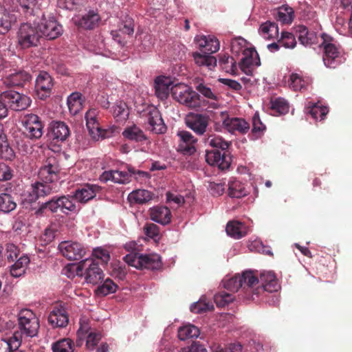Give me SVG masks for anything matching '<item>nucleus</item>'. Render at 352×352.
<instances>
[{"instance_id": "f257e3e1", "label": "nucleus", "mask_w": 352, "mask_h": 352, "mask_svg": "<svg viewBox=\"0 0 352 352\" xmlns=\"http://www.w3.org/2000/svg\"><path fill=\"white\" fill-rule=\"evenodd\" d=\"M223 286L230 292H239V296L252 301H258L265 292L272 293L280 287L273 272L260 273L258 278L257 272L252 270L244 271L241 275L237 274L225 280Z\"/></svg>"}, {"instance_id": "f03ea898", "label": "nucleus", "mask_w": 352, "mask_h": 352, "mask_svg": "<svg viewBox=\"0 0 352 352\" xmlns=\"http://www.w3.org/2000/svg\"><path fill=\"white\" fill-rule=\"evenodd\" d=\"M60 167L55 157H47L38 171V181L31 185V191L28 195L30 203L36 202L40 198H44L59 190Z\"/></svg>"}, {"instance_id": "7ed1b4c3", "label": "nucleus", "mask_w": 352, "mask_h": 352, "mask_svg": "<svg viewBox=\"0 0 352 352\" xmlns=\"http://www.w3.org/2000/svg\"><path fill=\"white\" fill-rule=\"evenodd\" d=\"M204 142L213 148L206 153V162L213 166H217L223 170L229 168L232 163V157L228 148L231 142L224 140L221 136L208 132Z\"/></svg>"}, {"instance_id": "20e7f679", "label": "nucleus", "mask_w": 352, "mask_h": 352, "mask_svg": "<svg viewBox=\"0 0 352 352\" xmlns=\"http://www.w3.org/2000/svg\"><path fill=\"white\" fill-rule=\"evenodd\" d=\"M171 94L175 100L190 109H203L206 106L214 109L219 107L217 102H209L201 99L198 93L185 84H177L172 86Z\"/></svg>"}, {"instance_id": "39448f33", "label": "nucleus", "mask_w": 352, "mask_h": 352, "mask_svg": "<svg viewBox=\"0 0 352 352\" xmlns=\"http://www.w3.org/2000/svg\"><path fill=\"white\" fill-rule=\"evenodd\" d=\"M49 211L52 213L60 212L68 214L77 211L72 195L54 196L49 201L42 203L34 212L36 217H42Z\"/></svg>"}, {"instance_id": "423d86ee", "label": "nucleus", "mask_w": 352, "mask_h": 352, "mask_svg": "<svg viewBox=\"0 0 352 352\" xmlns=\"http://www.w3.org/2000/svg\"><path fill=\"white\" fill-rule=\"evenodd\" d=\"M322 39L320 47L323 50L322 60L326 67L336 68L342 61V48L339 43L331 36L322 33Z\"/></svg>"}, {"instance_id": "0eeeda50", "label": "nucleus", "mask_w": 352, "mask_h": 352, "mask_svg": "<svg viewBox=\"0 0 352 352\" xmlns=\"http://www.w3.org/2000/svg\"><path fill=\"white\" fill-rule=\"evenodd\" d=\"M243 39L234 40L232 42L231 48L232 52L239 53L242 52L243 57L239 63V66L242 72L247 76H252L254 67L260 65V58L258 55L253 49L243 47L242 43Z\"/></svg>"}, {"instance_id": "6e6552de", "label": "nucleus", "mask_w": 352, "mask_h": 352, "mask_svg": "<svg viewBox=\"0 0 352 352\" xmlns=\"http://www.w3.org/2000/svg\"><path fill=\"white\" fill-rule=\"evenodd\" d=\"M76 272L78 275L84 276L87 283L97 285L104 280V273L99 266L96 259L86 258L78 264Z\"/></svg>"}, {"instance_id": "1a4fd4ad", "label": "nucleus", "mask_w": 352, "mask_h": 352, "mask_svg": "<svg viewBox=\"0 0 352 352\" xmlns=\"http://www.w3.org/2000/svg\"><path fill=\"white\" fill-rule=\"evenodd\" d=\"M133 175L144 177L147 176V173L142 170H136L133 166L129 165L127 166V171L111 170L103 172L100 176V180L103 183L111 181L119 184H127L131 182Z\"/></svg>"}, {"instance_id": "9d476101", "label": "nucleus", "mask_w": 352, "mask_h": 352, "mask_svg": "<svg viewBox=\"0 0 352 352\" xmlns=\"http://www.w3.org/2000/svg\"><path fill=\"white\" fill-rule=\"evenodd\" d=\"M17 37L19 45L27 49L37 46L42 36L36 23L32 25L30 23H24L19 28Z\"/></svg>"}, {"instance_id": "9b49d317", "label": "nucleus", "mask_w": 352, "mask_h": 352, "mask_svg": "<svg viewBox=\"0 0 352 352\" xmlns=\"http://www.w3.org/2000/svg\"><path fill=\"white\" fill-rule=\"evenodd\" d=\"M19 328L24 335L35 336L39 329V321L36 314L30 309H22L18 314Z\"/></svg>"}, {"instance_id": "f8f14e48", "label": "nucleus", "mask_w": 352, "mask_h": 352, "mask_svg": "<svg viewBox=\"0 0 352 352\" xmlns=\"http://www.w3.org/2000/svg\"><path fill=\"white\" fill-rule=\"evenodd\" d=\"M23 133L31 140L41 138L43 133L44 124L36 114L28 113L22 118Z\"/></svg>"}, {"instance_id": "ddd939ff", "label": "nucleus", "mask_w": 352, "mask_h": 352, "mask_svg": "<svg viewBox=\"0 0 352 352\" xmlns=\"http://www.w3.org/2000/svg\"><path fill=\"white\" fill-rule=\"evenodd\" d=\"M1 98L7 104L8 109L23 111L30 107L32 100L28 96L13 90H8L1 93Z\"/></svg>"}, {"instance_id": "4468645a", "label": "nucleus", "mask_w": 352, "mask_h": 352, "mask_svg": "<svg viewBox=\"0 0 352 352\" xmlns=\"http://www.w3.org/2000/svg\"><path fill=\"white\" fill-rule=\"evenodd\" d=\"M209 116L202 113H189L185 119L186 126L197 135H204L208 132Z\"/></svg>"}, {"instance_id": "2eb2a0df", "label": "nucleus", "mask_w": 352, "mask_h": 352, "mask_svg": "<svg viewBox=\"0 0 352 352\" xmlns=\"http://www.w3.org/2000/svg\"><path fill=\"white\" fill-rule=\"evenodd\" d=\"M41 36H45L49 40H53L60 36L63 33V28L53 17L48 20L43 16L39 22L36 23Z\"/></svg>"}, {"instance_id": "dca6fc26", "label": "nucleus", "mask_w": 352, "mask_h": 352, "mask_svg": "<svg viewBox=\"0 0 352 352\" xmlns=\"http://www.w3.org/2000/svg\"><path fill=\"white\" fill-rule=\"evenodd\" d=\"M58 250L62 255L69 261L80 260L86 253L84 246L76 241H63L58 245Z\"/></svg>"}, {"instance_id": "f3484780", "label": "nucleus", "mask_w": 352, "mask_h": 352, "mask_svg": "<svg viewBox=\"0 0 352 352\" xmlns=\"http://www.w3.org/2000/svg\"><path fill=\"white\" fill-rule=\"evenodd\" d=\"M177 151L185 155H192L197 151L196 144L197 139L188 131H179Z\"/></svg>"}, {"instance_id": "a211bd4d", "label": "nucleus", "mask_w": 352, "mask_h": 352, "mask_svg": "<svg viewBox=\"0 0 352 352\" xmlns=\"http://www.w3.org/2000/svg\"><path fill=\"white\" fill-rule=\"evenodd\" d=\"M53 85L52 78L48 73L45 72H40L35 83V91L38 98L41 100H45L50 97Z\"/></svg>"}, {"instance_id": "6ab92c4d", "label": "nucleus", "mask_w": 352, "mask_h": 352, "mask_svg": "<svg viewBox=\"0 0 352 352\" xmlns=\"http://www.w3.org/2000/svg\"><path fill=\"white\" fill-rule=\"evenodd\" d=\"M145 116L151 131L156 134H162L166 131V126L157 109L150 107L146 110Z\"/></svg>"}, {"instance_id": "aec40b11", "label": "nucleus", "mask_w": 352, "mask_h": 352, "mask_svg": "<svg viewBox=\"0 0 352 352\" xmlns=\"http://www.w3.org/2000/svg\"><path fill=\"white\" fill-rule=\"evenodd\" d=\"M98 111L96 109H89L85 114L86 125L89 135L95 140L100 137L104 138V131L100 126L98 120Z\"/></svg>"}, {"instance_id": "412c9836", "label": "nucleus", "mask_w": 352, "mask_h": 352, "mask_svg": "<svg viewBox=\"0 0 352 352\" xmlns=\"http://www.w3.org/2000/svg\"><path fill=\"white\" fill-rule=\"evenodd\" d=\"M70 135L69 126L63 122L53 121L50 124L49 135L56 142L65 141Z\"/></svg>"}, {"instance_id": "4be33fe9", "label": "nucleus", "mask_w": 352, "mask_h": 352, "mask_svg": "<svg viewBox=\"0 0 352 352\" xmlns=\"http://www.w3.org/2000/svg\"><path fill=\"white\" fill-rule=\"evenodd\" d=\"M99 190L100 187L97 185L86 184L76 190L72 195L73 199L80 203H87L94 198Z\"/></svg>"}, {"instance_id": "5701e85b", "label": "nucleus", "mask_w": 352, "mask_h": 352, "mask_svg": "<svg viewBox=\"0 0 352 352\" xmlns=\"http://www.w3.org/2000/svg\"><path fill=\"white\" fill-rule=\"evenodd\" d=\"M48 322L53 328L65 327L68 324L69 318L63 308H54L48 316Z\"/></svg>"}, {"instance_id": "b1692460", "label": "nucleus", "mask_w": 352, "mask_h": 352, "mask_svg": "<svg viewBox=\"0 0 352 352\" xmlns=\"http://www.w3.org/2000/svg\"><path fill=\"white\" fill-rule=\"evenodd\" d=\"M30 80L31 76L29 73L19 71L6 77L3 83L8 87H23Z\"/></svg>"}, {"instance_id": "393cba45", "label": "nucleus", "mask_w": 352, "mask_h": 352, "mask_svg": "<svg viewBox=\"0 0 352 352\" xmlns=\"http://www.w3.org/2000/svg\"><path fill=\"white\" fill-rule=\"evenodd\" d=\"M223 124L226 126L228 131L232 133L238 132L245 134L250 130V124L245 120L239 118H228L225 119Z\"/></svg>"}, {"instance_id": "a878e982", "label": "nucleus", "mask_w": 352, "mask_h": 352, "mask_svg": "<svg viewBox=\"0 0 352 352\" xmlns=\"http://www.w3.org/2000/svg\"><path fill=\"white\" fill-rule=\"evenodd\" d=\"M151 220L162 225H166L171 221V212L166 206H155L150 210Z\"/></svg>"}, {"instance_id": "bb28decb", "label": "nucleus", "mask_w": 352, "mask_h": 352, "mask_svg": "<svg viewBox=\"0 0 352 352\" xmlns=\"http://www.w3.org/2000/svg\"><path fill=\"white\" fill-rule=\"evenodd\" d=\"M155 95L160 100H165L168 98L169 91H171L170 80L164 76H158L155 80Z\"/></svg>"}, {"instance_id": "cd10ccee", "label": "nucleus", "mask_w": 352, "mask_h": 352, "mask_svg": "<svg viewBox=\"0 0 352 352\" xmlns=\"http://www.w3.org/2000/svg\"><path fill=\"white\" fill-rule=\"evenodd\" d=\"M16 21V16L4 8H0V34H5Z\"/></svg>"}, {"instance_id": "c85d7f7f", "label": "nucleus", "mask_w": 352, "mask_h": 352, "mask_svg": "<svg viewBox=\"0 0 352 352\" xmlns=\"http://www.w3.org/2000/svg\"><path fill=\"white\" fill-rule=\"evenodd\" d=\"M122 135L124 138L137 142L146 140V136L143 131L135 124L126 126L122 131Z\"/></svg>"}, {"instance_id": "c756f323", "label": "nucleus", "mask_w": 352, "mask_h": 352, "mask_svg": "<svg viewBox=\"0 0 352 352\" xmlns=\"http://www.w3.org/2000/svg\"><path fill=\"white\" fill-rule=\"evenodd\" d=\"M30 263L27 255H22L10 266V272L12 276L18 278L23 275Z\"/></svg>"}, {"instance_id": "7c9ffc66", "label": "nucleus", "mask_w": 352, "mask_h": 352, "mask_svg": "<svg viewBox=\"0 0 352 352\" xmlns=\"http://www.w3.org/2000/svg\"><path fill=\"white\" fill-rule=\"evenodd\" d=\"M228 195L232 198H241L248 194L244 184L236 179L230 180L228 182Z\"/></svg>"}, {"instance_id": "2f4dec72", "label": "nucleus", "mask_w": 352, "mask_h": 352, "mask_svg": "<svg viewBox=\"0 0 352 352\" xmlns=\"http://www.w3.org/2000/svg\"><path fill=\"white\" fill-rule=\"evenodd\" d=\"M153 198L152 193L144 189H138L131 192L128 199L131 204H143L147 203Z\"/></svg>"}, {"instance_id": "473e14b6", "label": "nucleus", "mask_w": 352, "mask_h": 352, "mask_svg": "<svg viewBox=\"0 0 352 352\" xmlns=\"http://www.w3.org/2000/svg\"><path fill=\"white\" fill-rule=\"evenodd\" d=\"M204 53L193 52L192 57L195 63L199 67H206L212 69L217 65V58L211 55Z\"/></svg>"}, {"instance_id": "72a5a7b5", "label": "nucleus", "mask_w": 352, "mask_h": 352, "mask_svg": "<svg viewBox=\"0 0 352 352\" xmlns=\"http://www.w3.org/2000/svg\"><path fill=\"white\" fill-rule=\"evenodd\" d=\"M162 266L161 257L160 255L143 254L142 259L141 269L145 268L151 270H160Z\"/></svg>"}, {"instance_id": "f704fd0d", "label": "nucleus", "mask_w": 352, "mask_h": 352, "mask_svg": "<svg viewBox=\"0 0 352 352\" xmlns=\"http://www.w3.org/2000/svg\"><path fill=\"white\" fill-rule=\"evenodd\" d=\"M100 20V17L97 12L89 10L87 14L82 16L80 20V25L88 30L94 29L96 27Z\"/></svg>"}, {"instance_id": "c9c22d12", "label": "nucleus", "mask_w": 352, "mask_h": 352, "mask_svg": "<svg viewBox=\"0 0 352 352\" xmlns=\"http://www.w3.org/2000/svg\"><path fill=\"white\" fill-rule=\"evenodd\" d=\"M227 234L234 239H241L246 235L245 226L236 221H229L226 226Z\"/></svg>"}, {"instance_id": "e433bc0d", "label": "nucleus", "mask_w": 352, "mask_h": 352, "mask_svg": "<svg viewBox=\"0 0 352 352\" xmlns=\"http://www.w3.org/2000/svg\"><path fill=\"white\" fill-rule=\"evenodd\" d=\"M260 34L266 39H274L278 36V28L276 23L266 21L261 25Z\"/></svg>"}, {"instance_id": "4c0bfd02", "label": "nucleus", "mask_w": 352, "mask_h": 352, "mask_svg": "<svg viewBox=\"0 0 352 352\" xmlns=\"http://www.w3.org/2000/svg\"><path fill=\"white\" fill-rule=\"evenodd\" d=\"M82 94L78 92L72 93L67 98V105L69 112L73 116L78 114L82 108Z\"/></svg>"}, {"instance_id": "58836bf2", "label": "nucleus", "mask_w": 352, "mask_h": 352, "mask_svg": "<svg viewBox=\"0 0 352 352\" xmlns=\"http://www.w3.org/2000/svg\"><path fill=\"white\" fill-rule=\"evenodd\" d=\"M14 197L8 193L0 194V212L7 214L14 210L16 208Z\"/></svg>"}, {"instance_id": "ea45409f", "label": "nucleus", "mask_w": 352, "mask_h": 352, "mask_svg": "<svg viewBox=\"0 0 352 352\" xmlns=\"http://www.w3.org/2000/svg\"><path fill=\"white\" fill-rule=\"evenodd\" d=\"M296 32L298 34L299 41L303 45H311L316 41V34L313 32H309L305 25H298L296 27Z\"/></svg>"}, {"instance_id": "a19ab883", "label": "nucleus", "mask_w": 352, "mask_h": 352, "mask_svg": "<svg viewBox=\"0 0 352 352\" xmlns=\"http://www.w3.org/2000/svg\"><path fill=\"white\" fill-rule=\"evenodd\" d=\"M219 64L221 69L227 73L234 74L237 71L236 60L228 54L219 55Z\"/></svg>"}, {"instance_id": "79ce46f5", "label": "nucleus", "mask_w": 352, "mask_h": 352, "mask_svg": "<svg viewBox=\"0 0 352 352\" xmlns=\"http://www.w3.org/2000/svg\"><path fill=\"white\" fill-rule=\"evenodd\" d=\"M74 342L68 338L60 339L52 344L53 352H74Z\"/></svg>"}, {"instance_id": "37998d69", "label": "nucleus", "mask_w": 352, "mask_h": 352, "mask_svg": "<svg viewBox=\"0 0 352 352\" xmlns=\"http://www.w3.org/2000/svg\"><path fill=\"white\" fill-rule=\"evenodd\" d=\"M200 333L199 329L192 324L180 327L178 330V338L181 340L197 338Z\"/></svg>"}, {"instance_id": "c03bdc74", "label": "nucleus", "mask_w": 352, "mask_h": 352, "mask_svg": "<svg viewBox=\"0 0 352 352\" xmlns=\"http://www.w3.org/2000/svg\"><path fill=\"white\" fill-rule=\"evenodd\" d=\"M294 18V9L288 6H283L277 12L276 19L284 24L291 23Z\"/></svg>"}, {"instance_id": "a18cd8bd", "label": "nucleus", "mask_w": 352, "mask_h": 352, "mask_svg": "<svg viewBox=\"0 0 352 352\" xmlns=\"http://www.w3.org/2000/svg\"><path fill=\"white\" fill-rule=\"evenodd\" d=\"M118 289V285L110 279L107 278L101 285H99L96 289V294L98 296H105L108 294L115 293Z\"/></svg>"}, {"instance_id": "49530a36", "label": "nucleus", "mask_w": 352, "mask_h": 352, "mask_svg": "<svg viewBox=\"0 0 352 352\" xmlns=\"http://www.w3.org/2000/svg\"><path fill=\"white\" fill-rule=\"evenodd\" d=\"M329 109L327 107L320 105L318 103L313 104L307 107V113L310 114L315 120H324Z\"/></svg>"}, {"instance_id": "de8ad7c7", "label": "nucleus", "mask_w": 352, "mask_h": 352, "mask_svg": "<svg viewBox=\"0 0 352 352\" xmlns=\"http://www.w3.org/2000/svg\"><path fill=\"white\" fill-rule=\"evenodd\" d=\"M140 41L138 45V50L142 52H147L152 50L154 45L153 36L147 32H142L138 38Z\"/></svg>"}, {"instance_id": "09e8293b", "label": "nucleus", "mask_w": 352, "mask_h": 352, "mask_svg": "<svg viewBox=\"0 0 352 352\" xmlns=\"http://www.w3.org/2000/svg\"><path fill=\"white\" fill-rule=\"evenodd\" d=\"M265 129V126L261 121L258 114L255 113L252 118L251 138L256 140L261 138Z\"/></svg>"}, {"instance_id": "8fccbe9b", "label": "nucleus", "mask_w": 352, "mask_h": 352, "mask_svg": "<svg viewBox=\"0 0 352 352\" xmlns=\"http://www.w3.org/2000/svg\"><path fill=\"white\" fill-rule=\"evenodd\" d=\"M278 43L282 47L288 49H294L297 43L295 36L292 33L288 32H283L281 33V36L278 39Z\"/></svg>"}, {"instance_id": "3c124183", "label": "nucleus", "mask_w": 352, "mask_h": 352, "mask_svg": "<svg viewBox=\"0 0 352 352\" xmlns=\"http://www.w3.org/2000/svg\"><path fill=\"white\" fill-rule=\"evenodd\" d=\"M271 109L280 115L285 114L289 111V105L285 99L277 98L271 100Z\"/></svg>"}, {"instance_id": "603ef678", "label": "nucleus", "mask_w": 352, "mask_h": 352, "mask_svg": "<svg viewBox=\"0 0 352 352\" xmlns=\"http://www.w3.org/2000/svg\"><path fill=\"white\" fill-rule=\"evenodd\" d=\"M22 335L23 333L20 331H15L12 336L8 338L7 341L8 349L10 352L14 351L19 349L21 344Z\"/></svg>"}, {"instance_id": "864d4df0", "label": "nucleus", "mask_w": 352, "mask_h": 352, "mask_svg": "<svg viewBox=\"0 0 352 352\" xmlns=\"http://www.w3.org/2000/svg\"><path fill=\"white\" fill-rule=\"evenodd\" d=\"M113 114L115 118L125 119L128 117L127 105L122 101H119L113 107Z\"/></svg>"}, {"instance_id": "5fc2aeb1", "label": "nucleus", "mask_w": 352, "mask_h": 352, "mask_svg": "<svg viewBox=\"0 0 352 352\" xmlns=\"http://www.w3.org/2000/svg\"><path fill=\"white\" fill-rule=\"evenodd\" d=\"M0 144V157L5 160L12 161L15 157V153L6 141Z\"/></svg>"}, {"instance_id": "6e6d98bb", "label": "nucleus", "mask_w": 352, "mask_h": 352, "mask_svg": "<svg viewBox=\"0 0 352 352\" xmlns=\"http://www.w3.org/2000/svg\"><path fill=\"white\" fill-rule=\"evenodd\" d=\"M102 338L100 331H90L87 338L86 347L89 350H94Z\"/></svg>"}, {"instance_id": "4d7b16f0", "label": "nucleus", "mask_w": 352, "mask_h": 352, "mask_svg": "<svg viewBox=\"0 0 352 352\" xmlns=\"http://www.w3.org/2000/svg\"><path fill=\"white\" fill-rule=\"evenodd\" d=\"M83 0H58V6L59 8L74 10H77L82 4Z\"/></svg>"}, {"instance_id": "13d9d810", "label": "nucleus", "mask_w": 352, "mask_h": 352, "mask_svg": "<svg viewBox=\"0 0 352 352\" xmlns=\"http://www.w3.org/2000/svg\"><path fill=\"white\" fill-rule=\"evenodd\" d=\"M196 89L202 94L204 97L208 99L214 100L213 102H217L218 100L217 96L214 94L211 89L204 83H199L196 86Z\"/></svg>"}, {"instance_id": "bf43d9fd", "label": "nucleus", "mask_w": 352, "mask_h": 352, "mask_svg": "<svg viewBox=\"0 0 352 352\" xmlns=\"http://www.w3.org/2000/svg\"><path fill=\"white\" fill-rule=\"evenodd\" d=\"M143 254H129L124 257V261L129 265L137 269H141Z\"/></svg>"}, {"instance_id": "052dcab7", "label": "nucleus", "mask_w": 352, "mask_h": 352, "mask_svg": "<svg viewBox=\"0 0 352 352\" xmlns=\"http://www.w3.org/2000/svg\"><path fill=\"white\" fill-rule=\"evenodd\" d=\"M213 309L214 306L211 302H205L202 300L198 301L197 302L192 305L190 307L191 311L196 314L210 311Z\"/></svg>"}, {"instance_id": "680f3d73", "label": "nucleus", "mask_w": 352, "mask_h": 352, "mask_svg": "<svg viewBox=\"0 0 352 352\" xmlns=\"http://www.w3.org/2000/svg\"><path fill=\"white\" fill-rule=\"evenodd\" d=\"M20 253L19 248L14 243H8L6 247V256L9 262H13Z\"/></svg>"}, {"instance_id": "e2e57ef3", "label": "nucleus", "mask_w": 352, "mask_h": 352, "mask_svg": "<svg viewBox=\"0 0 352 352\" xmlns=\"http://www.w3.org/2000/svg\"><path fill=\"white\" fill-rule=\"evenodd\" d=\"M35 0H18L21 11L26 15L32 16L34 12Z\"/></svg>"}, {"instance_id": "0e129e2a", "label": "nucleus", "mask_w": 352, "mask_h": 352, "mask_svg": "<svg viewBox=\"0 0 352 352\" xmlns=\"http://www.w3.org/2000/svg\"><path fill=\"white\" fill-rule=\"evenodd\" d=\"M289 81V87L296 91L301 90L304 87V80L298 74H292Z\"/></svg>"}, {"instance_id": "69168bd1", "label": "nucleus", "mask_w": 352, "mask_h": 352, "mask_svg": "<svg viewBox=\"0 0 352 352\" xmlns=\"http://www.w3.org/2000/svg\"><path fill=\"white\" fill-rule=\"evenodd\" d=\"M118 30L122 34L126 36H131L134 32V23L131 19H129L122 23Z\"/></svg>"}, {"instance_id": "338daca9", "label": "nucleus", "mask_w": 352, "mask_h": 352, "mask_svg": "<svg viewBox=\"0 0 352 352\" xmlns=\"http://www.w3.org/2000/svg\"><path fill=\"white\" fill-rule=\"evenodd\" d=\"M144 234L151 239L157 237L160 232L159 227L153 223H146L144 227Z\"/></svg>"}, {"instance_id": "774afa93", "label": "nucleus", "mask_w": 352, "mask_h": 352, "mask_svg": "<svg viewBox=\"0 0 352 352\" xmlns=\"http://www.w3.org/2000/svg\"><path fill=\"white\" fill-rule=\"evenodd\" d=\"M179 352H208L206 348L199 342H193L190 346L183 348Z\"/></svg>"}]
</instances>
